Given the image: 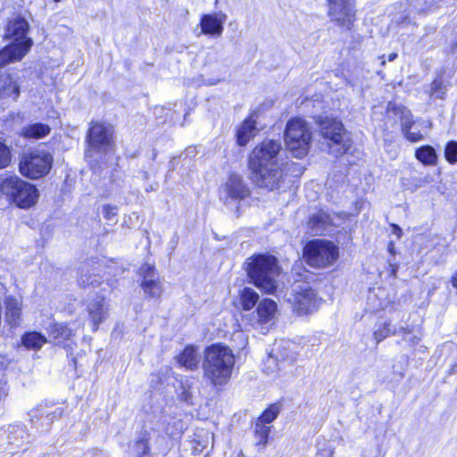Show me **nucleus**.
<instances>
[{
  "label": "nucleus",
  "mask_w": 457,
  "mask_h": 457,
  "mask_svg": "<svg viewBox=\"0 0 457 457\" xmlns=\"http://www.w3.org/2000/svg\"><path fill=\"white\" fill-rule=\"evenodd\" d=\"M447 86L443 81L442 77H436L430 85L429 95L438 99H444Z\"/></svg>",
  "instance_id": "34"
},
{
  "label": "nucleus",
  "mask_w": 457,
  "mask_h": 457,
  "mask_svg": "<svg viewBox=\"0 0 457 457\" xmlns=\"http://www.w3.org/2000/svg\"><path fill=\"white\" fill-rule=\"evenodd\" d=\"M29 29L28 21L22 17L17 16L9 21L6 37L14 42L0 51V67L21 60L29 52L32 46V40L26 37Z\"/></svg>",
  "instance_id": "4"
},
{
  "label": "nucleus",
  "mask_w": 457,
  "mask_h": 457,
  "mask_svg": "<svg viewBox=\"0 0 457 457\" xmlns=\"http://www.w3.org/2000/svg\"><path fill=\"white\" fill-rule=\"evenodd\" d=\"M250 195V189L238 174H231L220 188V199L228 204L232 201L245 199Z\"/></svg>",
  "instance_id": "13"
},
{
  "label": "nucleus",
  "mask_w": 457,
  "mask_h": 457,
  "mask_svg": "<svg viewBox=\"0 0 457 457\" xmlns=\"http://www.w3.org/2000/svg\"><path fill=\"white\" fill-rule=\"evenodd\" d=\"M411 6L418 12H426L436 4L437 0H408Z\"/></svg>",
  "instance_id": "36"
},
{
  "label": "nucleus",
  "mask_w": 457,
  "mask_h": 457,
  "mask_svg": "<svg viewBox=\"0 0 457 457\" xmlns=\"http://www.w3.org/2000/svg\"><path fill=\"white\" fill-rule=\"evenodd\" d=\"M328 14L339 26L351 29L355 20L353 0H328Z\"/></svg>",
  "instance_id": "14"
},
{
  "label": "nucleus",
  "mask_w": 457,
  "mask_h": 457,
  "mask_svg": "<svg viewBox=\"0 0 457 457\" xmlns=\"http://www.w3.org/2000/svg\"><path fill=\"white\" fill-rule=\"evenodd\" d=\"M303 255L310 266L326 268L334 264L339 253L334 243L325 239H314L305 245Z\"/></svg>",
  "instance_id": "9"
},
{
  "label": "nucleus",
  "mask_w": 457,
  "mask_h": 457,
  "mask_svg": "<svg viewBox=\"0 0 457 457\" xmlns=\"http://www.w3.org/2000/svg\"><path fill=\"white\" fill-rule=\"evenodd\" d=\"M4 369V363L3 358L0 356V374L2 373Z\"/></svg>",
  "instance_id": "50"
},
{
  "label": "nucleus",
  "mask_w": 457,
  "mask_h": 457,
  "mask_svg": "<svg viewBox=\"0 0 457 457\" xmlns=\"http://www.w3.org/2000/svg\"><path fill=\"white\" fill-rule=\"evenodd\" d=\"M312 140V133L308 124L300 118L290 120L285 131L287 148L296 158L306 155Z\"/></svg>",
  "instance_id": "8"
},
{
  "label": "nucleus",
  "mask_w": 457,
  "mask_h": 457,
  "mask_svg": "<svg viewBox=\"0 0 457 457\" xmlns=\"http://www.w3.org/2000/svg\"><path fill=\"white\" fill-rule=\"evenodd\" d=\"M140 276L143 277V280L154 278V267L151 264L145 263L141 266L139 270Z\"/></svg>",
  "instance_id": "41"
},
{
  "label": "nucleus",
  "mask_w": 457,
  "mask_h": 457,
  "mask_svg": "<svg viewBox=\"0 0 457 457\" xmlns=\"http://www.w3.org/2000/svg\"><path fill=\"white\" fill-rule=\"evenodd\" d=\"M227 15L221 12L204 14L200 20L201 31L204 35L220 37Z\"/></svg>",
  "instance_id": "17"
},
{
  "label": "nucleus",
  "mask_w": 457,
  "mask_h": 457,
  "mask_svg": "<svg viewBox=\"0 0 457 457\" xmlns=\"http://www.w3.org/2000/svg\"><path fill=\"white\" fill-rule=\"evenodd\" d=\"M103 213L105 219L112 220L117 215V207L112 205H104Z\"/></svg>",
  "instance_id": "44"
},
{
  "label": "nucleus",
  "mask_w": 457,
  "mask_h": 457,
  "mask_svg": "<svg viewBox=\"0 0 457 457\" xmlns=\"http://www.w3.org/2000/svg\"><path fill=\"white\" fill-rule=\"evenodd\" d=\"M87 141L88 145L86 151L87 156H92L93 153L112 150L114 145L112 127L102 122L92 123Z\"/></svg>",
  "instance_id": "11"
},
{
  "label": "nucleus",
  "mask_w": 457,
  "mask_h": 457,
  "mask_svg": "<svg viewBox=\"0 0 457 457\" xmlns=\"http://www.w3.org/2000/svg\"><path fill=\"white\" fill-rule=\"evenodd\" d=\"M259 300V295L251 287H245L240 292V303L245 311L253 309Z\"/></svg>",
  "instance_id": "30"
},
{
  "label": "nucleus",
  "mask_w": 457,
  "mask_h": 457,
  "mask_svg": "<svg viewBox=\"0 0 457 457\" xmlns=\"http://www.w3.org/2000/svg\"><path fill=\"white\" fill-rule=\"evenodd\" d=\"M38 196L36 186L16 174L5 173L0 177V199L4 198L20 208L28 209L37 202Z\"/></svg>",
  "instance_id": "5"
},
{
  "label": "nucleus",
  "mask_w": 457,
  "mask_h": 457,
  "mask_svg": "<svg viewBox=\"0 0 457 457\" xmlns=\"http://www.w3.org/2000/svg\"><path fill=\"white\" fill-rule=\"evenodd\" d=\"M178 363L187 370H195L199 363V355L193 346H187L178 356Z\"/></svg>",
  "instance_id": "24"
},
{
  "label": "nucleus",
  "mask_w": 457,
  "mask_h": 457,
  "mask_svg": "<svg viewBox=\"0 0 457 457\" xmlns=\"http://www.w3.org/2000/svg\"><path fill=\"white\" fill-rule=\"evenodd\" d=\"M404 137L411 142H418L423 138V136L420 132H413L411 129L403 132Z\"/></svg>",
  "instance_id": "43"
},
{
  "label": "nucleus",
  "mask_w": 457,
  "mask_h": 457,
  "mask_svg": "<svg viewBox=\"0 0 457 457\" xmlns=\"http://www.w3.org/2000/svg\"><path fill=\"white\" fill-rule=\"evenodd\" d=\"M271 428L272 426H268L256 420L254 428V437L257 445H261L262 447L266 446Z\"/></svg>",
  "instance_id": "31"
},
{
  "label": "nucleus",
  "mask_w": 457,
  "mask_h": 457,
  "mask_svg": "<svg viewBox=\"0 0 457 457\" xmlns=\"http://www.w3.org/2000/svg\"><path fill=\"white\" fill-rule=\"evenodd\" d=\"M451 282H452L453 287L457 289V271L452 277Z\"/></svg>",
  "instance_id": "48"
},
{
  "label": "nucleus",
  "mask_w": 457,
  "mask_h": 457,
  "mask_svg": "<svg viewBox=\"0 0 457 457\" xmlns=\"http://www.w3.org/2000/svg\"><path fill=\"white\" fill-rule=\"evenodd\" d=\"M445 156L449 163L457 162V142L450 141L446 144L445 148Z\"/></svg>",
  "instance_id": "40"
},
{
  "label": "nucleus",
  "mask_w": 457,
  "mask_h": 457,
  "mask_svg": "<svg viewBox=\"0 0 457 457\" xmlns=\"http://www.w3.org/2000/svg\"><path fill=\"white\" fill-rule=\"evenodd\" d=\"M235 362V355L229 347L220 344L212 345L204 353V378L213 386H222L231 378Z\"/></svg>",
  "instance_id": "2"
},
{
  "label": "nucleus",
  "mask_w": 457,
  "mask_h": 457,
  "mask_svg": "<svg viewBox=\"0 0 457 457\" xmlns=\"http://www.w3.org/2000/svg\"><path fill=\"white\" fill-rule=\"evenodd\" d=\"M278 308L277 303L269 298H264L259 302L256 313L258 318V322L266 323L271 321L277 313Z\"/></svg>",
  "instance_id": "21"
},
{
  "label": "nucleus",
  "mask_w": 457,
  "mask_h": 457,
  "mask_svg": "<svg viewBox=\"0 0 457 457\" xmlns=\"http://www.w3.org/2000/svg\"><path fill=\"white\" fill-rule=\"evenodd\" d=\"M395 328H391L390 323H383L378 327V328L374 331L373 337L377 344L386 338L390 334L393 335V330Z\"/></svg>",
  "instance_id": "37"
},
{
  "label": "nucleus",
  "mask_w": 457,
  "mask_h": 457,
  "mask_svg": "<svg viewBox=\"0 0 457 457\" xmlns=\"http://www.w3.org/2000/svg\"><path fill=\"white\" fill-rule=\"evenodd\" d=\"M256 120L254 115H251L244 120L237 129V144L241 146L245 145L256 134Z\"/></svg>",
  "instance_id": "20"
},
{
  "label": "nucleus",
  "mask_w": 457,
  "mask_h": 457,
  "mask_svg": "<svg viewBox=\"0 0 457 457\" xmlns=\"http://www.w3.org/2000/svg\"><path fill=\"white\" fill-rule=\"evenodd\" d=\"M280 412V405L278 403H273L270 405L257 419L258 421L270 426L271 422L276 420Z\"/></svg>",
  "instance_id": "33"
},
{
  "label": "nucleus",
  "mask_w": 457,
  "mask_h": 457,
  "mask_svg": "<svg viewBox=\"0 0 457 457\" xmlns=\"http://www.w3.org/2000/svg\"><path fill=\"white\" fill-rule=\"evenodd\" d=\"M87 310L93 324L94 330L104 321L108 315V306L104 295H90L87 300Z\"/></svg>",
  "instance_id": "16"
},
{
  "label": "nucleus",
  "mask_w": 457,
  "mask_h": 457,
  "mask_svg": "<svg viewBox=\"0 0 457 457\" xmlns=\"http://www.w3.org/2000/svg\"><path fill=\"white\" fill-rule=\"evenodd\" d=\"M247 275L258 288L272 294L277 288L276 277L279 274L278 260L271 254H254L245 262Z\"/></svg>",
  "instance_id": "3"
},
{
  "label": "nucleus",
  "mask_w": 457,
  "mask_h": 457,
  "mask_svg": "<svg viewBox=\"0 0 457 457\" xmlns=\"http://www.w3.org/2000/svg\"><path fill=\"white\" fill-rule=\"evenodd\" d=\"M78 281L80 286L85 287L100 284L97 276L89 274L85 269L81 270Z\"/></svg>",
  "instance_id": "38"
},
{
  "label": "nucleus",
  "mask_w": 457,
  "mask_h": 457,
  "mask_svg": "<svg viewBox=\"0 0 457 457\" xmlns=\"http://www.w3.org/2000/svg\"><path fill=\"white\" fill-rule=\"evenodd\" d=\"M5 320L11 327H18L21 322V300L9 295L4 299Z\"/></svg>",
  "instance_id": "18"
},
{
  "label": "nucleus",
  "mask_w": 457,
  "mask_h": 457,
  "mask_svg": "<svg viewBox=\"0 0 457 457\" xmlns=\"http://www.w3.org/2000/svg\"><path fill=\"white\" fill-rule=\"evenodd\" d=\"M392 333L395 336L401 335L403 340L408 343L412 348L419 346L421 341V334H412V330L408 326L395 328Z\"/></svg>",
  "instance_id": "28"
},
{
  "label": "nucleus",
  "mask_w": 457,
  "mask_h": 457,
  "mask_svg": "<svg viewBox=\"0 0 457 457\" xmlns=\"http://www.w3.org/2000/svg\"><path fill=\"white\" fill-rule=\"evenodd\" d=\"M393 233L397 236V237H401L402 236V229L397 225H393Z\"/></svg>",
  "instance_id": "46"
},
{
  "label": "nucleus",
  "mask_w": 457,
  "mask_h": 457,
  "mask_svg": "<svg viewBox=\"0 0 457 457\" xmlns=\"http://www.w3.org/2000/svg\"><path fill=\"white\" fill-rule=\"evenodd\" d=\"M395 110L396 111V114L400 115L403 133L408 129H411V126L413 125L411 112L405 107H397L395 108Z\"/></svg>",
  "instance_id": "35"
},
{
  "label": "nucleus",
  "mask_w": 457,
  "mask_h": 457,
  "mask_svg": "<svg viewBox=\"0 0 457 457\" xmlns=\"http://www.w3.org/2000/svg\"><path fill=\"white\" fill-rule=\"evenodd\" d=\"M12 160L11 149L0 140V170L9 166Z\"/></svg>",
  "instance_id": "39"
},
{
  "label": "nucleus",
  "mask_w": 457,
  "mask_h": 457,
  "mask_svg": "<svg viewBox=\"0 0 457 457\" xmlns=\"http://www.w3.org/2000/svg\"><path fill=\"white\" fill-rule=\"evenodd\" d=\"M397 57V54L392 53L388 55V61L393 62Z\"/></svg>",
  "instance_id": "49"
},
{
  "label": "nucleus",
  "mask_w": 457,
  "mask_h": 457,
  "mask_svg": "<svg viewBox=\"0 0 457 457\" xmlns=\"http://www.w3.org/2000/svg\"><path fill=\"white\" fill-rule=\"evenodd\" d=\"M180 397L183 401L185 402H189L192 398V395L191 393L188 391V390H184L181 395H180Z\"/></svg>",
  "instance_id": "45"
},
{
  "label": "nucleus",
  "mask_w": 457,
  "mask_h": 457,
  "mask_svg": "<svg viewBox=\"0 0 457 457\" xmlns=\"http://www.w3.org/2000/svg\"><path fill=\"white\" fill-rule=\"evenodd\" d=\"M420 352H424L425 351V347L424 346H420V349H419Z\"/></svg>",
  "instance_id": "51"
},
{
  "label": "nucleus",
  "mask_w": 457,
  "mask_h": 457,
  "mask_svg": "<svg viewBox=\"0 0 457 457\" xmlns=\"http://www.w3.org/2000/svg\"><path fill=\"white\" fill-rule=\"evenodd\" d=\"M38 413L44 414L46 420V421L40 422V428L47 430L54 420H59L62 416L63 409L54 404H48L47 403L38 404L29 412V421L32 425H37V420L35 419L38 418Z\"/></svg>",
  "instance_id": "15"
},
{
  "label": "nucleus",
  "mask_w": 457,
  "mask_h": 457,
  "mask_svg": "<svg viewBox=\"0 0 457 457\" xmlns=\"http://www.w3.org/2000/svg\"><path fill=\"white\" fill-rule=\"evenodd\" d=\"M21 345L31 351H39L47 343L46 336L37 331L26 332L21 337Z\"/></svg>",
  "instance_id": "23"
},
{
  "label": "nucleus",
  "mask_w": 457,
  "mask_h": 457,
  "mask_svg": "<svg viewBox=\"0 0 457 457\" xmlns=\"http://www.w3.org/2000/svg\"><path fill=\"white\" fill-rule=\"evenodd\" d=\"M0 94L4 97H12L16 100L20 95V87L10 75L0 76Z\"/></svg>",
  "instance_id": "25"
},
{
  "label": "nucleus",
  "mask_w": 457,
  "mask_h": 457,
  "mask_svg": "<svg viewBox=\"0 0 457 457\" xmlns=\"http://www.w3.org/2000/svg\"><path fill=\"white\" fill-rule=\"evenodd\" d=\"M415 156L419 161L427 165L435 164L437 158L435 149L429 145L417 149Z\"/></svg>",
  "instance_id": "32"
},
{
  "label": "nucleus",
  "mask_w": 457,
  "mask_h": 457,
  "mask_svg": "<svg viewBox=\"0 0 457 457\" xmlns=\"http://www.w3.org/2000/svg\"><path fill=\"white\" fill-rule=\"evenodd\" d=\"M51 131L50 127L44 123H33L22 129L21 136L26 138L39 139L46 137Z\"/></svg>",
  "instance_id": "26"
},
{
  "label": "nucleus",
  "mask_w": 457,
  "mask_h": 457,
  "mask_svg": "<svg viewBox=\"0 0 457 457\" xmlns=\"http://www.w3.org/2000/svg\"><path fill=\"white\" fill-rule=\"evenodd\" d=\"M332 222L330 215L323 211H319L312 215L309 220L308 226L311 233L314 235L323 234L326 227Z\"/></svg>",
  "instance_id": "22"
},
{
  "label": "nucleus",
  "mask_w": 457,
  "mask_h": 457,
  "mask_svg": "<svg viewBox=\"0 0 457 457\" xmlns=\"http://www.w3.org/2000/svg\"><path fill=\"white\" fill-rule=\"evenodd\" d=\"M28 439L29 434L23 428L20 426H13L11 428L8 436L10 445H12L16 448H19L22 446L24 443L28 441Z\"/></svg>",
  "instance_id": "29"
},
{
  "label": "nucleus",
  "mask_w": 457,
  "mask_h": 457,
  "mask_svg": "<svg viewBox=\"0 0 457 457\" xmlns=\"http://www.w3.org/2000/svg\"><path fill=\"white\" fill-rule=\"evenodd\" d=\"M54 1L55 3H58V2H60L61 0H54Z\"/></svg>",
  "instance_id": "52"
},
{
  "label": "nucleus",
  "mask_w": 457,
  "mask_h": 457,
  "mask_svg": "<svg viewBox=\"0 0 457 457\" xmlns=\"http://www.w3.org/2000/svg\"><path fill=\"white\" fill-rule=\"evenodd\" d=\"M141 287L145 295L151 299H159L162 294L163 288L160 280L149 278L143 280Z\"/></svg>",
  "instance_id": "27"
},
{
  "label": "nucleus",
  "mask_w": 457,
  "mask_h": 457,
  "mask_svg": "<svg viewBox=\"0 0 457 457\" xmlns=\"http://www.w3.org/2000/svg\"><path fill=\"white\" fill-rule=\"evenodd\" d=\"M51 339L58 345L65 346L73 336V331L64 323H53L48 328Z\"/></svg>",
  "instance_id": "19"
},
{
  "label": "nucleus",
  "mask_w": 457,
  "mask_h": 457,
  "mask_svg": "<svg viewBox=\"0 0 457 457\" xmlns=\"http://www.w3.org/2000/svg\"><path fill=\"white\" fill-rule=\"evenodd\" d=\"M281 144L276 140H264L256 145L248 158L252 180L259 187L274 190L278 187L282 170L278 163Z\"/></svg>",
  "instance_id": "1"
},
{
  "label": "nucleus",
  "mask_w": 457,
  "mask_h": 457,
  "mask_svg": "<svg viewBox=\"0 0 457 457\" xmlns=\"http://www.w3.org/2000/svg\"><path fill=\"white\" fill-rule=\"evenodd\" d=\"M298 356L297 345L291 341H282L274 353L268 356L264 371L275 378L287 375Z\"/></svg>",
  "instance_id": "6"
},
{
  "label": "nucleus",
  "mask_w": 457,
  "mask_h": 457,
  "mask_svg": "<svg viewBox=\"0 0 457 457\" xmlns=\"http://www.w3.org/2000/svg\"><path fill=\"white\" fill-rule=\"evenodd\" d=\"M136 447H137V453L138 454L145 455L149 452L147 441L144 438H141L137 441Z\"/></svg>",
  "instance_id": "42"
},
{
  "label": "nucleus",
  "mask_w": 457,
  "mask_h": 457,
  "mask_svg": "<svg viewBox=\"0 0 457 457\" xmlns=\"http://www.w3.org/2000/svg\"><path fill=\"white\" fill-rule=\"evenodd\" d=\"M319 126L322 137L328 140L330 154L339 156L348 151L352 140L340 120L326 116L320 118Z\"/></svg>",
  "instance_id": "7"
},
{
  "label": "nucleus",
  "mask_w": 457,
  "mask_h": 457,
  "mask_svg": "<svg viewBox=\"0 0 457 457\" xmlns=\"http://www.w3.org/2000/svg\"><path fill=\"white\" fill-rule=\"evenodd\" d=\"M321 299L315 291L307 285L297 286L292 300L295 312L299 316H304L317 311Z\"/></svg>",
  "instance_id": "12"
},
{
  "label": "nucleus",
  "mask_w": 457,
  "mask_h": 457,
  "mask_svg": "<svg viewBox=\"0 0 457 457\" xmlns=\"http://www.w3.org/2000/svg\"><path fill=\"white\" fill-rule=\"evenodd\" d=\"M52 164L53 156L48 152L35 150L21 158L19 170L29 179H37L50 171Z\"/></svg>",
  "instance_id": "10"
},
{
  "label": "nucleus",
  "mask_w": 457,
  "mask_h": 457,
  "mask_svg": "<svg viewBox=\"0 0 457 457\" xmlns=\"http://www.w3.org/2000/svg\"><path fill=\"white\" fill-rule=\"evenodd\" d=\"M35 420H37V425H33V426L36 428H40V422L46 421L45 415L39 414V413H38V418H36Z\"/></svg>",
  "instance_id": "47"
}]
</instances>
